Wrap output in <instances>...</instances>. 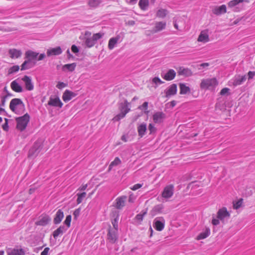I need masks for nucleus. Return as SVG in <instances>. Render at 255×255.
<instances>
[{
	"instance_id": "obj_58",
	"label": "nucleus",
	"mask_w": 255,
	"mask_h": 255,
	"mask_svg": "<svg viewBox=\"0 0 255 255\" xmlns=\"http://www.w3.org/2000/svg\"><path fill=\"white\" fill-rule=\"evenodd\" d=\"M7 98V96H2L1 97V104H0V106L1 107H4L5 105V103H6V99Z\"/></svg>"
},
{
	"instance_id": "obj_38",
	"label": "nucleus",
	"mask_w": 255,
	"mask_h": 255,
	"mask_svg": "<svg viewBox=\"0 0 255 255\" xmlns=\"http://www.w3.org/2000/svg\"><path fill=\"white\" fill-rule=\"evenodd\" d=\"M147 210H143L141 212L135 216L134 219L138 222V223L140 224L141 221L143 220V217L146 214Z\"/></svg>"
},
{
	"instance_id": "obj_28",
	"label": "nucleus",
	"mask_w": 255,
	"mask_h": 255,
	"mask_svg": "<svg viewBox=\"0 0 255 255\" xmlns=\"http://www.w3.org/2000/svg\"><path fill=\"white\" fill-rule=\"evenodd\" d=\"M76 67V63H73L71 64H65L62 66V71L66 72V71H69V72H73L74 71L75 68Z\"/></svg>"
},
{
	"instance_id": "obj_16",
	"label": "nucleus",
	"mask_w": 255,
	"mask_h": 255,
	"mask_svg": "<svg viewBox=\"0 0 255 255\" xmlns=\"http://www.w3.org/2000/svg\"><path fill=\"white\" fill-rule=\"evenodd\" d=\"M173 194V186L172 185H169L166 186L162 193V197L165 198H168L171 197Z\"/></svg>"
},
{
	"instance_id": "obj_12",
	"label": "nucleus",
	"mask_w": 255,
	"mask_h": 255,
	"mask_svg": "<svg viewBox=\"0 0 255 255\" xmlns=\"http://www.w3.org/2000/svg\"><path fill=\"white\" fill-rule=\"evenodd\" d=\"M91 34V33L89 31H86L85 33V38L84 43L86 47L88 48H91L93 47L96 44L92 37H89Z\"/></svg>"
},
{
	"instance_id": "obj_6",
	"label": "nucleus",
	"mask_w": 255,
	"mask_h": 255,
	"mask_svg": "<svg viewBox=\"0 0 255 255\" xmlns=\"http://www.w3.org/2000/svg\"><path fill=\"white\" fill-rule=\"evenodd\" d=\"M47 104L50 106L59 108H62L63 105L58 96H50Z\"/></svg>"
},
{
	"instance_id": "obj_43",
	"label": "nucleus",
	"mask_w": 255,
	"mask_h": 255,
	"mask_svg": "<svg viewBox=\"0 0 255 255\" xmlns=\"http://www.w3.org/2000/svg\"><path fill=\"white\" fill-rule=\"evenodd\" d=\"M19 69V67L18 65H14L11 67L8 70V74H12L14 73L17 71H18Z\"/></svg>"
},
{
	"instance_id": "obj_35",
	"label": "nucleus",
	"mask_w": 255,
	"mask_h": 255,
	"mask_svg": "<svg viewBox=\"0 0 255 255\" xmlns=\"http://www.w3.org/2000/svg\"><path fill=\"white\" fill-rule=\"evenodd\" d=\"M102 0H89L88 5L92 8L97 7L102 2Z\"/></svg>"
},
{
	"instance_id": "obj_39",
	"label": "nucleus",
	"mask_w": 255,
	"mask_h": 255,
	"mask_svg": "<svg viewBox=\"0 0 255 255\" xmlns=\"http://www.w3.org/2000/svg\"><path fill=\"white\" fill-rule=\"evenodd\" d=\"M167 14V10L165 9L161 8L156 12V16L158 17L164 18Z\"/></svg>"
},
{
	"instance_id": "obj_48",
	"label": "nucleus",
	"mask_w": 255,
	"mask_h": 255,
	"mask_svg": "<svg viewBox=\"0 0 255 255\" xmlns=\"http://www.w3.org/2000/svg\"><path fill=\"white\" fill-rule=\"evenodd\" d=\"M221 96L229 95H230V89L228 88H224L221 90L220 92Z\"/></svg>"
},
{
	"instance_id": "obj_33",
	"label": "nucleus",
	"mask_w": 255,
	"mask_h": 255,
	"mask_svg": "<svg viewBox=\"0 0 255 255\" xmlns=\"http://www.w3.org/2000/svg\"><path fill=\"white\" fill-rule=\"evenodd\" d=\"M199 42L205 43L207 41V30H204L201 31L200 34L198 38Z\"/></svg>"
},
{
	"instance_id": "obj_64",
	"label": "nucleus",
	"mask_w": 255,
	"mask_h": 255,
	"mask_svg": "<svg viewBox=\"0 0 255 255\" xmlns=\"http://www.w3.org/2000/svg\"><path fill=\"white\" fill-rule=\"evenodd\" d=\"M219 220L218 218L213 219L212 221V223L214 225H217L219 224Z\"/></svg>"
},
{
	"instance_id": "obj_3",
	"label": "nucleus",
	"mask_w": 255,
	"mask_h": 255,
	"mask_svg": "<svg viewBox=\"0 0 255 255\" xmlns=\"http://www.w3.org/2000/svg\"><path fill=\"white\" fill-rule=\"evenodd\" d=\"M29 119L30 117L27 113L24 114L23 116L16 118V128L20 131L24 130L27 127Z\"/></svg>"
},
{
	"instance_id": "obj_29",
	"label": "nucleus",
	"mask_w": 255,
	"mask_h": 255,
	"mask_svg": "<svg viewBox=\"0 0 255 255\" xmlns=\"http://www.w3.org/2000/svg\"><path fill=\"white\" fill-rule=\"evenodd\" d=\"M25 254V252L23 249H14L7 252L8 255H24Z\"/></svg>"
},
{
	"instance_id": "obj_22",
	"label": "nucleus",
	"mask_w": 255,
	"mask_h": 255,
	"mask_svg": "<svg viewBox=\"0 0 255 255\" xmlns=\"http://www.w3.org/2000/svg\"><path fill=\"white\" fill-rule=\"evenodd\" d=\"M67 230L64 225H61L56 230H55L52 234L53 238L56 239L59 235H62Z\"/></svg>"
},
{
	"instance_id": "obj_63",
	"label": "nucleus",
	"mask_w": 255,
	"mask_h": 255,
	"mask_svg": "<svg viewBox=\"0 0 255 255\" xmlns=\"http://www.w3.org/2000/svg\"><path fill=\"white\" fill-rule=\"evenodd\" d=\"M196 183V182H193L190 183V184H189L188 185L187 188H188V189L191 188V189H192V188L193 187H194V186H196L197 185V184Z\"/></svg>"
},
{
	"instance_id": "obj_57",
	"label": "nucleus",
	"mask_w": 255,
	"mask_h": 255,
	"mask_svg": "<svg viewBox=\"0 0 255 255\" xmlns=\"http://www.w3.org/2000/svg\"><path fill=\"white\" fill-rule=\"evenodd\" d=\"M148 102H145L143 103V104L140 106L138 107V109L140 110H146L148 108Z\"/></svg>"
},
{
	"instance_id": "obj_10",
	"label": "nucleus",
	"mask_w": 255,
	"mask_h": 255,
	"mask_svg": "<svg viewBox=\"0 0 255 255\" xmlns=\"http://www.w3.org/2000/svg\"><path fill=\"white\" fill-rule=\"evenodd\" d=\"M166 23L164 21H158L155 23L153 29L150 30L151 33L154 34L161 31L165 29Z\"/></svg>"
},
{
	"instance_id": "obj_26",
	"label": "nucleus",
	"mask_w": 255,
	"mask_h": 255,
	"mask_svg": "<svg viewBox=\"0 0 255 255\" xmlns=\"http://www.w3.org/2000/svg\"><path fill=\"white\" fill-rule=\"evenodd\" d=\"M39 53L31 50H28L25 52V58L30 60L31 62L32 60L36 59Z\"/></svg>"
},
{
	"instance_id": "obj_7",
	"label": "nucleus",
	"mask_w": 255,
	"mask_h": 255,
	"mask_svg": "<svg viewBox=\"0 0 255 255\" xmlns=\"http://www.w3.org/2000/svg\"><path fill=\"white\" fill-rule=\"evenodd\" d=\"M51 221V218L47 215H42L39 217L38 221L35 222L36 226H45L49 224Z\"/></svg>"
},
{
	"instance_id": "obj_24",
	"label": "nucleus",
	"mask_w": 255,
	"mask_h": 255,
	"mask_svg": "<svg viewBox=\"0 0 255 255\" xmlns=\"http://www.w3.org/2000/svg\"><path fill=\"white\" fill-rule=\"evenodd\" d=\"M137 132L138 136L140 137H143L145 134L147 130V127L146 124L144 123H143L140 124L137 127Z\"/></svg>"
},
{
	"instance_id": "obj_1",
	"label": "nucleus",
	"mask_w": 255,
	"mask_h": 255,
	"mask_svg": "<svg viewBox=\"0 0 255 255\" xmlns=\"http://www.w3.org/2000/svg\"><path fill=\"white\" fill-rule=\"evenodd\" d=\"M9 109L12 112L17 115H21L25 111L24 103L21 99L19 98H14L10 101Z\"/></svg>"
},
{
	"instance_id": "obj_19",
	"label": "nucleus",
	"mask_w": 255,
	"mask_h": 255,
	"mask_svg": "<svg viewBox=\"0 0 255 255\" xmlns=\"http://www.w3.org/2000/svg\"><path fill=\"white\" fill-rule=\"evenodd\" d=\"M212 12L216 15H221L227 12L226 6L225 4H223L219 6H216L213 9Z\"/></svg>"
},
{
	"instance_id": "obj_46",
	"label": "nucleus",
	"mask_w": 255,
	"mask_h": 255,
	"mask_svg": "<svg viewBox=\"0 0 255 255\" xmlns=\"http://www.w3.org/2000/svg\"><path fill=\"white\" fill-rule=\"evenodd\" d=\"M218 85V82L215 78H212L208 81V88L209 87H214Z\"/></svg>"
},
{
	"instance_id": "obj_13",
	"label": "nucleus",
	"mask_w": 255,
	"mask_h": 255,
	"mask_svg": "<svg viewBox=\"0 0 255 255\" xmlns=\"http://www.w3.org/2000/svg\"><path fill=\"white\" fill-rule=\"evenodd\" d=\"M22 80L25 83V88L28 91H32L34 89V85L32 82L31 78L27 75H25Z\"/></svg>"
},
{
	"instance_id": "obj_21",
	"label": "nucleus",
	"mask_w": 255,
	"mask_h": 255,
	"mask_svg": "<svg viewBox=\"0 0 255 255\" xmlns=\"http://www.w3.org/2000/svg\"><path fill=\"white\" fill-rule=\"evenodd\" d=\"M176 76V72L173 69H169L164 75H161L162 77L166 81L172 80Z\"/></svg>"
},
{
	"instance_id": "obj_4",
	"label": "nucleus",
	"mask_w": 255,
	"mask_h": 255,
	"mask_svg": "<svg viewBox=\"0 0 255 255\" xmlns=\"http://www.w3.org/2000/svg\"><path fill=\"white\" fill-rule=\"evenodd\" d=\"M41 142L37 141L34 142L32 147L29 149L28 152V157H35L38 155L42 149Z\"/></svg>"
},
{
	"instance_id": "obj_50",
	"label": "nucleus",
	"mask_w": 255,
	"mask_h": 255,
	"mask_svg": "<svg viewBox=\"0 0 255 255\" xmlns=\"http://www.w3.org/2000/svg\"><path fill=\"white\" fill-rule=\"evenodd\" d=\"M200 88L202 89H207V79H203L200 84Z\"/></svg>"
},
{
	"instance_id": "obj_30",
	"label": "nucleus",
	"mask_w": 255,
	"mask_h": 255,
	"mask_svg": "<svg viewBox=\"0 0 255 255\" xmlns=\"http://www.w3.org/2000/svg\"><path fill=\"white\" fill-rule=\"evenodd\" d=\"M179 75H184L186 77L190 76L192 75V71L188 68L180 67L178 71Z\"/></svg>"
},
{
	"instance_id": "obj_60",
	"label": "nucleus",
	"mask_w": 255,
	"mask_h": 255,
	"mask_svg": "<svg viewBox=\"0 0 255 255\" xmlns=\"http://www.w3.org/2000/svg\"><path fill=\"white\" fill-rule=\"evenodd\" d=\"M3 92H4L5 93H6V95H4V96H7V97L8 98V97H12L13 96V95L10 93L7 89V87H5L4 88H3Z\"/></svg>"
},
{
	"instance_id": "obj_15",
	"label": "nucleus",
	"mask_w": 255,
	"mask_h": 255,
	"mask_svg": "<svg viewBox=\"0 0 255 255\" xmlns=\"http://www.w3.org/2000/svg\"><path fill=\"white\" fill-rule=\"evenodd\" d=\"M76 96V94L75 93L70 91V90H66L63 94L62 99L65 102H67Z\"/></svg>"
},
{
	"instance_id": "obj_36",
	"label": "nucleus",
	"mask_w": 255,
	"mask_h": 255,
	"mask_svg": "<svg viewBox=\"0 0 255 255\" xmlns=\"http://www.w3.org/2000/svg\"><path fill=\"white\" fill-rule=\"evenodd\" d=\"M119 39V37L117 36L116 37L111 38L109 41L108 47L110 49L112 50L118 41Z\"/></svg>"
},
{
	"instance_id": "obj_53",
	"label": "nucleus",
	"mask_w": 255,
	"mask_h": 255,
	"mask_svg": "<svg viewBox=\"0 0 255 255\" xmlns=\"http://www.w3.org/2000/svg\"><path fill=\"white\" fill-rule=\"evenodd\" d=\"M148 129L150 131V134H152L156 131V128L154 127L152 124H149L148 125Z\"/></svg>"
},
{
	"instance_id": "obj_8",
	"label": "nucleus",
	"mask_w": 255,
	"mask_h": 255,
	"mask_svg": "<svg viewBox=\"0 0 255 255\" xmlns=\"http://www.w3.org/2000/svg\"><path fill=\"white\" fill-rule=\"evenodd\" d=\"M166 115L162 112H156L152 116L153 121L155 124H160L166 119Z\"/></svg>"
},
{
	"instance_id": "obj_31",
	"label": "nucleus",
	"mask_w": 255,
	"mask_h": 255,
	"mask_svg": "<svg viewBox=\"0 0 255 255\" xmlns=\"http://www.w3.org/2000/svg\"><path fill=\"white\" fill-rule=\"evenodd\" d=\"M154 227L157 231H161L164 229V221L162 222V221L157 220V218H156L154 220Z\"/></svg>"
},
{
	"instance_id": "obj_59",
	"label": "nucleus",
	"mask_w": 255,
	"mask_h": 255,
	"mask_svg": "<svg viewBox=\"0 0 255 255\" xmlns=\"http://www.w3.org/2000/svg\"><path fill=\"white\" fill-rule=\"evenodd\" d=\"M71 50L74 53H77L79 52V48L75 45H73L71 47Z\"/></svg>"
},
{
	"instance_id": "obj_45",
	"label": "nucleus",
	"mask_w": 255,
	"mask_h": 255,
	"mask_svg": "<svg viewBox=\"0 0 255 255\" xmlns=\"http://www.w3.org/2000/svg\"><path fill=\"white\" fill-rule=\"evenodd\" d=\"M71 215H69L66 216V219L64 222V224L67 227V229L70 227L71 222Z\"/></svg>"
},
{
	"instance_id": "obj_37",
	"label": "nucleus",
	"mask_w": 255,
	"mask_h": 255,
	"mask_svg": "<svg viewBox=\"0 0 255 255\" xmlns=\"http://www.w3.org/2000/svg\"><path fill=\"white\" fill-rule=\"evenodd\" d=\"M138 5L141 9L146 10L149 5V0H139Z\"/></svg>"
},
{
	"instance_id": "obj_62",
	"label": "nucleus",
	"mask_w": 255,
	"mask_h": 255,
	"mask_svg": "<svg viewBox=\"0 0 255 255\" xmlns=\"http://www.w3.org/2000/svg\"><path fill=\"white\" fill-rule=\"evenodd\" d=\"M248 75L249 79H253L255 75V72L253 71H249Z\"/></svg>"
},
{
	"instance_id": "obj_51",
	"label": "nucleus",
	"mask_w": 255,
	"mask_h": 255,
	"mask_svg": "<svg viewBox=\"0 0 255 255\" xmlns=\"http://www.w3.org/2000/svg\"><path fill=\"white\" fill-rule=\"evenodd\" d=\"M243 203V199L241 198L238 200L236 203L233 202V207H241Z\"/></svg>"
},
{
	"instance_id": "obj_32",
	"label": "nucleus",
	"mask_w": 255,
	"mask_h": 255,
	"mask_svg": "<svg viewBox=\"0 0 255 255\" xmlns=\"http://www.w3.org/2000/svg\"><path fill=\"white\" fill-rule=\"evenodd\" d=\"M35 65V63L32 64L31 62L30 61V60H25L23 63L22 64L21 66V70H25L28 69L32 68Z\"/></svg>"
},
{
	"instance_id": "obj_47",
	"label": "nucleus",
	"mask_w": 255,
	"mask_h": 255,
	"mask_svg": "<svg viewBox=\"0 0 255 255\" xmlns=\"http://www.w3.org/2000/svg\"><path fill=\"white\" fill-rule=\"evenodd\" d=\"M207 237V229L201 234H200L196 238L197 240H200L206 238Z\"/></svg>"
},
{
	"instance_id": "obj_55",
	"label": "nucleus",
	"mask_w": 255,
	"mask_h": 255,
	"mask_svg": "<svg viewBox=\"0 0 255 255\" xmlns=\"http://www.w3.org/2000/svg\"><path fill=\"white\" fill-rule=\"evenodd\" d=\"M142 185H143V184L137 183V184L134 185L133 186L131 187L130 188L131 190L135 191V190H136L138 189L141 188L142 186Z\"/></svg>"
},
{
	"instance_id": "obj_9",
	"label": "nucleus",
	"mask_w": 255,
	"mask_h": 255,
	"mask_svg": "<svg viewBox=\"0 0 255 255\" xmlns=\"http://www.w3.org/2000/svg\"><path fill=\"white\" fill-rule=\"evenodd\" d=\"M113 227L118 229V221L119 219V211L118 210H113L110 214Z\"/></svg>"
},
{
	"instance_id": "obj_27",
	"label": "nucleus",
	"mask_w": 255,
	"mask_h": 255,
	"mask_svg": "<svg viewBox=\"0 0 255 255\" xmlns=\"http://www.w3.org/2000/svg\"><path fill=\"white\" fill-rule=\"evenodd\" d=\"M127 196H122L118 197L116 199V207H123L125 206V202L127 200Z\"/></svg>"
},
{
	"instance_id": "obj_44",
	"label": "nucleus",
	"mask_w": 255,
	"mask_h": 255,
	"mask_svg": "<svg viewBox=\"0 0 255 255\" xmlns=\"http://www.w3.org/2000/svg\"><path fill=\"white\" fill-rule=\"evenodd\" d=\"M121 162L119 157H116L113 161H112L109 165V169H111L113 166L118 165Z\"/></svg>"
},
{
	"instance_id": "obj_25",
	"label": "nucleus",
	"mask_w": 255,
	"mask_h": 255,
	"mask_svg": "<svg viewBox=\"0 0 255 255\" xmlns=\"http://www.w3.org/2000/svg\"><path fill=\"white\" fill-rule=\"evenodd\" d=\"M11 88L13 91L17 93H21L23 91V89L16 81V80L13 81L10 84Z\"/></svg>"
},
{
	"instance_id": "obj_14",
	"label": "nucleus",
	"mask_w": 255,
	"mask_h": 255,
	"mask_svg": "<svg viewBox=\"0 0 255 255\" xmlns=\"http://www.w3.org/2000/svg\"><path fill=\"white\" fill-rule=\"evenodd\" d=\"M246 75H237L236 76L232 82V85L236 87L242 84L246 80Z\"/></svg>"
},
{
	"instance_id": "obj_34",
	"label": "nucleus",
	"mask_w": 255,
	"mask_h": 255,
	"mask_svg": "<svg viewBox=\"0 0 255 255\" xmlns=\"http://www.w3.org/2000/svg\"><path fill=\"white\" fill-rule=\"evenodd\" d=\"M179 88L180 94H186L187 93H189L190 91V88L188 86H186L185 84L180 83L179 84Z\"/></svg>"
},
{
	"instance_id": "obj_54",
	"label": "nucleus",
	"mask_w": 255,
	"mask_h": 255,
	"mask_svg": "<svg viewBox=\"0 0 255 255\" xmlns=\"http://www.w3.org/2000/svg\"><path fill=\"white\" fill-rule=\"evenodd\" d=\"M4 121H5V123L2 126V129L4 130V131H8V128H9V127H8V119H6L5 118L4 119Z\"/></svg>"
},
{
	"instance_id": "obj_52",
	"label": "nucleus",
	"mask_w": 255,
	"mask_h": 255,
	"mask_svg": "<svg viewBox=\"0 0 255 255\" xmlns=\"http://www.w3.org/2000/svg\"><path fill=\"white\" fill-rule=\"evenodd\" d=\"M67 86V84L62 82H59L56 85V87L59 89H62V88L66 87Z\"/></svg>"
},
{
	"instance_id": "obj_11",
	"label": "nucleus",
	"mask_w": 255,
	"mask_h": 255,
	"mask_svg": "<svg viewBox=\"0 0 255 255\" xmlns=\"http://www.w3.org/2000/svg\"><path fill=\"white\" fill-rule=\"evenodd\" d=\"M230 216V214L227 211L226 208H221L217 213V217L221 221L224 222L225 219L229 218Z\"/></svg>"
},
{
	"instance_id": "obj_49",
	"label": "nucleus",
	"mask_w": 255,
	"mask_h": 255,
	"mask_svg": "<svg viewBox=\"0 0 255 255\" xmlns=\"http://www.w3.org/2000/svg\"><path fill=\"white\" fill-rule=\"evenodd\" d=\"M152 82L156 85H160L164 83L163 81H161V79L158 77L153 78L152 79Z\"/></svg>"
},
{
	"instance_id": "obj_18",
	"label": "nucleus",
	"mask_w": 255,
	"mask_h": 255,
	"mask_svg": "<svg viewBox=\"0 0 255 255\" xmlns=\"http://www.w3.org/2000/svg\"><path fill=\"white\" fill-rule=\"evenodd\" d=\"M62 53V50L60 46L48 49L47 51V55L48 56L59 55Z\"/></svg>"
},
{
	"instance_id": "obj_17",
	"label": "nucleus",
	"mask_w": 255,
	"mask_h": 255,
	"mask_svg": "<svg viewBox=\"0 0 255 255\" xmlns=\"http://www.w3.org/2000/svg\"><path fill=\"white\" fill-rule=\"evenodd\" d=\"M9 57L12 59H17L20 57L22 55V51L20 50L15 48L10 49L8 50Z\"/></svg>"
},
{
	"instance_id": "obj_2",
	"label": "nucleus",
	"mask_w": 255,
	"mask_h": 255,
	"mask_svg": "<svg viewBox=\"0 0 255 255\" xmlns=\"http://www.w3.org/2000/svg\"><path fill=\"white\" fill-rule=\"evenodd\" d=\"M129 104L126 100H125L124 103H121L119 104V109L120 113L113 119V121H119L126 116V114L130 111V109L128 108Z\"/></svg>"
},
{
	"instance_id": "obj_42",
	"label": "nucleus",
	"mask_w": 255,
	"mask_h": 255,
	"mask_svg": "<svg viewBox=\"0 0 255 255\" xmlns=\"http://www.w3.org/2000/svg\"><path fill=\"white\" fill-rule=\"evenodd\" d=\"M77 196L78 198L77 199V204H80L82 202L83 200L86 197V193L83 192L81 193H78Z\"/></svg>"
},
{
	"instance_id": "obj_5",
	"label": "nucleus",
	"mask_w": 255,
	"mask_h": 255,
	"mask_svg": "<svg viewBox=\"0 0 255 255\" xmlns=\"http://www.w3.org/2000/svg\"><path fill=\"white\" fill-rule=\"evenodd\" d=\"M118 230L114 228L112 229L111 226L110 225L109 226L107 237L108 240L112 244L115 243L118 240Z\"/></svg>"
},
{
	"instance_id": "obj_61",
	"label": "nucleus",
	"mask_w": 255,
	"mask_h": 255,
	"mask_svg": "<svg viewBox=\"0 0 255 255\" xmlns=\"http://www.w3.org/2000/svg\"><path fill=\"white\" fill-rule=\"evenodd\" d=\"M49 248H45L44 250L41 252V255H48V252L49 251Z\"/></svg>"
},
{
	"instance_id": "obj_23",
	"label": "nucleus",
	"mask_w": 255,
	"mask_h": 255,
	"mask_svg": "<svg viewBox=\"0 0 255 255\" xmlns=\"http://www.w3.org/2000/svg\"><path fill=\"white\" fill-rule=\"evenodd\" d=\"M176 93L177 85L175 84H172L165 91L166 96L167 97H170L172 95H174L176 94Z\"/></svg>"
},
{
	"instance_id": "obj_41",
	"label": "nucleus",
	"mask_w": 255,
	"mask_h": 255,
	"mask_svg": "<svg viewBox=\"0 0 255 255\" xmlns=\"http://www.w3.org/2000/svg\"><path fill=\"white\" fill-rule=\"evenodd\" d=\"M104 33L102 32H99L95 34H94L93 36H92V38L93 39L95 42L96 43L97 41L103 37L104 36Z\"/></svg>"
},
{
	"instance_id": "obj_20",
	"label": "nucleus",
	"mask_w": 255,
	"mask_h": 255,
	"mask_svg": "<svg viewBox=\"0 0 255 255\" xmlns=\"http://www.w3.org/2000/svg\"><path fill=\"white\" fill-rule=\"evenodd\" d=\"M64 218V213L61 210H58L53 219V223L55 225L60 224Z\"/></svg>"
},
{
	"instance_id": "obj_40",
	"label": "nucleus",
	"mask_w": 255,
	"mask_h": 255,
	"mask_svg": "<svg viewBox=\"0 0 255 255\" xmlns=\"http://www.w3.org/2000/svg\"><path fill=\"white\" fill-rule=\"evenodd\" d=\"M244 1H246L247 2L248 1V0H232L228 2V5L230 7H233L237 5L239 3L243 2Z\"/></svg>"
},
{
	"instance_id": "obj_56",
	"label": "nucleus",
	"mask_w": 255,
	"mask_h": 255,
	"mask_svg": "<svg viewBox=\"0 0 255 255\" xmlns=\"http://www.w3.org/2000/svg\"><path fill=\"white\" fill-rule=\"evenodd\" d=\"M80 213V208H77L73 213L74 219L77 220Z\"/></svg>"
}]
</instances>
